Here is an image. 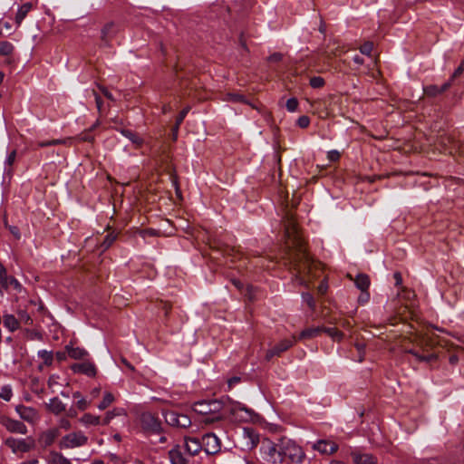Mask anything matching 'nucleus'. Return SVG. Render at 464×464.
Listing matches in <instances>:
<instances>
[{"label":"nucleus","mask_w":464,"mask_h":464,"mask_svg":"<svg viewBox=\"0 0 464 464\" xmlns=\"http://www.w3.org/2000/svg\"><path fill=\"white\" fill-rule=\"evenodd\" d=\"M285 251L284 259L285 265L295 271V278L300 284H304L301 277L303 274H309L313 266V260L309 256L305 243L299 233L297 224L294 218L288 217L285 221Z\"/></svg>","instance_id":"f257e3e1"},{"label":"nucleus","mask_w":464,"mask_h":464,"mask_svg":"<svg viewBox=\"0 0 464 464\" xmlns=\"http://www.w3.org/2000/svg\"><path fill=\"white\" fill-rule=\"evenodd\" d=\"M260 450L264 460L273 464H297L304 459L302 448L290 440H282L278 445H276L269 439L264 438Z\"/></svg>","instance_id":"f03ea898"},{"label":"nucleus","mask_w":464,"mask_h":464,"mask_svg":"<svg viewBox=\"0 0 464 464\" xmlns=\"http://www.w3.org/2000/svg\"><path fill=\"white\" fill-rule=\"evenodd\" d=\"M412 347L404 348V353L413 355L419 362H431L438 358V355L430 353L435 345L431 337L423 334H415L408 338Z\"/></svg>","instance_id":"7ed1b4c3"},{"label":"nucleus","mask_w":464,"mask_h":464,"mask_svg":"<svg viewBox=\"0 0 464 464\" xmlns=\"http://www.w3.org/2000/svg\"><path fill=\"white\" fill-rule=\"evenodd\" d=\"M224 408L223 400L201 401L193 405V411L198 414L209 416L205 420L206 422L222 420L220 411Z\"/></svg>","instance_id":"20e7f679"},{"label":"nucleus","mask_w":464,"mask_h":464,"mask_svg":"<svg viewBox=\"0 0 464 464\" xmlns=\"http://www.w3.org/2000/svg\"><path fill=\"white\" fill-rule=\"evenodd\" d=\"M222 400L224 401V408L222 411H225L235 418L246 420L248 417L251 416L252 411L241 405L239 402L233 401L228 397H225Z\"/></svg>","instance_id":"39448f33"},{"label":"nucleus","mask_w":464,"mask_h":464,"mask_svg":"<svg viewBox=\"0 0 464 464\" xmlns=\"http://www.w3.org/2000/svg\"><path fill=\"white\" fill-rule=\"evenodd\" d=\"M5 445L9 447L14 453L28 452L35 446L34 440L31 437L26 439H14L8 438L5 440Z\"/></svg>","instance_id":"423d86ee"},{"label":"nucleus","mask_w":464,"mask_h":464,"mask_svg":"<svg viewBox=\"0 0 464 464\" xmlns=\"http://www.w3.org/2000/svg\"><path fill=\"white\" fill-rule=\"evenodd\" d=\"M88 438L82 431L71 432L63 436L60 440V448L72 449L83 446Z\"/></svg>","instance_id":"0eeeda50"},{"label":"nucleus","mask_w":464,"mask_h":464,"mask_svg":"<svg viewBox=\"0 0 464 464\" xmlns=\"http://www.w3.org/2000/svg\"><path fill=\"white\" fill-rule=\"evenodd\" d=\"M0 424L12 433L22 435L27 433V428L22 421L11 419L6 415L0 416Z\"/></svg>","instance_id":"6e6552de"},{"label":"nucleus","mask_w":464,"mask_h":464,"mask_svg":"<svg viewBox=\"0 0 464 464\" xmlns=\"http://www.w3.org/2000/svg\"><path fill=\"white\" fill-rule=\"evenodd\" d=\"M15 411L22 420L27 421L30 424H35L40 420L39 412L33 407L20 404L15 407Z\"/></svg>","instance_id":"1a4fd4ad"},{"label":"nucleus","mask_w":464,"mask_h":464,"mask_svg":"<svg viewBox=\"0 0 464 464\" xmlns=\"http://www.w3.org/2000/svg\"><path fill=\"white\" fill-rule=\"evenodd\" d=\"M202 444L207 454H217L220 450V441L213 433H208L202 438Z\"/></svg>","instance_id":"9d476101"},{"label":"nucleus","mask_w":464,"mask_h":464,"mask_svg":"<svg viewBox=\"0 0 464 464\" xmlns=\"http://www.w3.org/2000/svg\"><path fill=\"white\" fill-rule=\"evenodd\" d=\"M295 341V337H293V340H282L280 343L266 351L265 359L266 361H270L274 356H279L282 353L288 350Z\"/></svg>","instance_id":"9b49d317"},{"label":"nucleus","mask_w":464,"mask_h":464,"mask_svg":"<svg viewBox=\"0 0 464 464\" xmlns=\"http://www.w3.org/2000/svg\"><path fill=\"white\" fill-rule=\"evenodd\" d=\"M118 28L113 22L104 24L101 31V40L103 46H110L111 40L117 34Z\"/></svg>","instance_id":"f8f14e48"},{"label":"nucleus","mask_w":464,"mask_h":464,"mask_svg":"<svg viewBox=\"0 0 464 464\" xmlns=\"http://www.w3.org/2000/svg\"><path fill=\"white\" fill-rule=\"evenodd\" d=\"M71 368L73 372L82 373L89 377H94L97 373L95 365L90 361H85L80 363H74L72 365Z\"/></svg>","instance_id":"ddd939ff"},{"label":"nucleus","mask_w":464,"mask_h":464,"mask_svg":"<svg viewBox=\"0 0 464 464\" xmlns=\"http://www.w3.org/2000/svg\"><path fill=\"white\" fill-rule=\"evenodd\" d=\"M142 428L147 430L157 431L160 429V420L151 413L144 412L140 416Z\"/></svg>","instance_id":"4468645a"},{"label":"nucleus","mask_w":464,"mask_h":464,"mask_svg":"<svg viewBox=\"0 0 464 464\" xmlns=\"http://www.w3.org/2000/svg\"><path fill=\"white\" fill-rule=\"evenodd\" d=\"M59 428H51L42 432L39 436L38 440L42 446L47 447L52 445L54 442V440L59 437Z\"/></svg>","instance_id":"2eb2a0df"},{"label":"nucleus","mask_w":464,"mask_h":464,"mask_svg":"<svg viewBox=\"0 0 464 464\" xmlns=\"http://www.w3.org/2000/svg\"><path fill=\"white\" fill-rule=\"evenodd\" d=\"M313 449L322 454H333L338 450V445L329 440H321L313 445Z\"/></svg>","instance_id":"dca6fc26"},{"label":"nucleus","mask_w":464,"mask_h":464,"mask_svg":"<svg viewBox=\"0 0 464 464\" xmlns=\"http://www.w3.org/2000/svg\"><path fill=\"white\" fill-rule=\"evenodd\" d=\"M243 436L248 449H253L259 443V435L252 428H244Z\"/></svg>","instance_id":"f3484780"},{"label":"nucleus","mask_w":464,"mask_h":464,"mask_svg":"<svg viewBox=\"0 0 464 464\" xmlns=\"http://www.w3.org/2000/svg\"><path fill=\"white\" fill-rule=\"evenodd\" d=\"M352 456L354 464H376L378 461L372 455L359 450L353 451Z\"/></svg>","instance_id":"a211bd4d"},{"label":"nucleus","mask_w":464,"mask_h":464,"mask_svg":"<svg viewBox=\"0 0 464 464\" xmlns=\"http://www.w3.org/2000/svg\"><path fill=\"white\" fill-rule=\"evenodd\" d=\"M46 409L54 415H60L65 411L66 406L58 397H53L46 403Z\"/></svg>","instance_id":"6ab92c4d"},{"label":"nucleus","mask_w":464,"mask_h":464,"mask_svg":"<svg viewBox=\"0 0 464 464\" xmlns=\"http://www.w3.org/2000/svg\"><path fill=\"white\" fill-rule=\"evenodd\" d=\"M185 449L187 454L195 456L202 450V443L195 438H186Z\"/></svg>","instance_id":"aec40b11"},{"label":"nucleus","mask_w":464,"mask_h":464,"mask_svg":"<svg viewBox=\"0 0 464 464\" xmlns=\"http://www.w3.org/2000/svg\"><path fill=\"white\" fill-rule=\"evenodd\" d=\"M169 460L171 464H186L189 460L181 452L179 446L174 447L169 451Z\"/></svg>","instance_id":"412c9836"},{"label":"nucleus","mask_w":464,"mask_h":464,"mask_svg":"<svg viewBox=\"0 0 464 464\" xmlns=\"http://www.w3.org/2000/svg\"><path fill=\"white\" fill-rule=\"evenodd\" d=\"M68 355L74 360H82L88 355V352L81 347H75L72 343L65 346Z\"/></svg>","instance_id":"4be33fe9"},{"label":"nucleus","mask_w":464,"mask_h":464,"mask_svg":"<svg viewBox=\"0 0 464 464\" xmlns=\"http://www.w3.org/2000/svg\"><path fill=\"white\" fill-rule=\"evenodd\" d=\"M450 87V81H448L445 82L441 87H438L437 85H429L427 87H424L423 92L424 94L430 96V97H435L445 91H447Z\"/></svg>","instance_id":"5701e85b"},{"label":"nucleus","mask_w":464,"mask_h":464,"mask_svg":"<svg viewBox=\"0 0 464 464\" xmlns=\"http://www.w3.org/2000/svg\"><path fill=\"white\" fill-rule=\"evenodd\" d=\"M351 280H353L356 287L360 289L362 292L364 290H368L370 286V278L366 274H358L355 278L350 276Z\"/></svg>","instance_id":"b1692460"},{"label":"nucleus","mask_w":464,"mask_h":464,"mask_svg":"<svg viewBox=\"0 0 464 464\" xmlns=\"http://www.w3.org/2000/svg\"><path fill=\"white\" fill-rule=\"evenodd\" d=\"M3 324L10 332H14L20 327L19 320L14 315L9 314L3 315Z\"/></svg>","instance_id":"393cba45"},{"label":"nucleus","mask_w":464,"mask_h":464,"mask_svg":"<svg viewBox=\"0 0 464 464\" xmlns=\"http://www.w3.org/2000/svg\"><path fill=\"white\" fill-rule=\"evenodd\" d=\"M323 329L324 326H316L304 329L300 333L298 339L303 340L314 338L323 333Z\"/></svg>","instance_id":"a878e982"},{"label":"nucleus","mask_w":464,"mask_h":464,"mask_svg":"<svg viewBox=\"0 0 464 464\" xmlns=\"http://www.w3.org/2000/svg\"><path fill=\"white\" fill-rule=\"evenodd\" d=\"M33 5L31 3H25L21 5L15 14V23L19 25L27 14L31 11Z\"/></svg>","instance_id":"bb28decb"},{"label":"nucleus","mask_w":464,"mask_h":464,"mask_svg":"<svg viewBox=\"0 0 464 464\" xmlns=\"http://www.w3.org/2000/svg\"><path fill=\"white\" fill-rule=\"evenodd\" d=\"M79 420L82 425L86 427L90 425H99L101 423L100 417L92 415L91 413L83 414Z\"/></svg>","instance_id":"cd10ccee"},{"label":"nucleus","mask_w":464,"mask_h":464,"mask_svg":"<svg viewBox=\"0 0 464 464\" xmlns=\"http://www.w3.org/2000/svg\"><path fill=\"white\" fill-rule=\"evenodd\" d=\"M189 110H190L189 106L184 108L180 111L179 115L177 117L175 126L172 129L173 140L177 139L179 125L182 123L184 118L186 117V115L188 114Z\"/></svg>","instance_id":"c85d7f7f"},{"label":"nucleus","mask_w":464,"mask_h":464,"mask_svg":"<svg viewBox=\"0 0 464 464\" xmlns=\"http://www.w3.org/2000/svg\"><path fill=\"white\" fill-rule=\"evenodd\" d=\"M323 333L327 334L334 341H341L343 337V334L337 328L324 327Z\"/></svg>","instance_id":"c756f323"},{"label":"nucleus","mask_w":464,"mask_h":464,"mask_svg":"<svg viewBox=\"0 0 464 464\" xmlns=\"http://www.w3.org/2000/svg\"><path fill=\"white\" fill-rule=\"evenodd\" d=\"M179 413L176 411H168L165 413L166 422L173 427H178Z\"/></svg>","instance_id":"7c9ffc66"},{"label":"nucleus","mask_w":464,"mask_h":464,"mask_svg":"<svg viewBox=\"0 0 464 464\" xmlns=\"http://www.w3.org/2000/svg\"><path fill=\"white\" fill-rule=\"evenodd\" d=\"M13 52L14 45L11 43L7 41L0 42V55L7 56L12 54Z\"/></svg>","instance_id":"2f4dec72"},{"label":"nucleus","mask_w":464,"mask_h":464,"mask_svg":"<svg viewBox=\"0 0 464 464\" xmlns=\"http://www.w3.org/2000/svg\"><path fill=\"white\" fill-rule=\"evenodd\" d=\"M121 133L128 138L130 140H131L132 143L136 144L137 146H140L142 144L143 140L141 138H140L137 134L133 133L132 131L129 130H122Z\"/></svg>","instance_id":"473e14b6"},{"label":"nucleus","mask_w":464,"mask_h":464,"mask_svg":"<svg viewBox=\"0 0 464 464\" xmlns=\"http://www.w3.org/2000/svg\"><path fill=\"white\" fill-rule=\"evenodd\" d=\"M114 401V396L111 392H106L103 396L102 401L99 403L98 409L99 410H105L107 407H109Z\"/></svg>","instance_id":"72a5a7b5"},{"label":"nucleus","mask_w":464,"mask_h":464,"mask_svg":"<svg viewBox=\"0 0 464 464\" xmlns=\"http://www.w3.org/2000/svg\"><path fill=\"white\" fill-rule=\"evenodd\" d=\"M122 414H125V411L123 409H113L112 411H110L106 413V415L102 420V423L108 424L111 421V420H112L115 416H119V415H122Z\"/></svg>","instance_id":"f704fd0d"},{"label":"nucleus","mask_w":464,"mask_h":464,"mask_svg":"<svg viewBox=\"0 0 464 464\" xmlns=\"http://www.w3.org/2000/svg\"><path fill=\"white\" fill-rule=\"evenodd\" d=\"M38 355L43 359L44 365L49 366L53 363V355L52 352L42 350L38 352Z\"/></svg>","instance_id":"c9c22d12"},{"label":"nucleus","mask_w":464,"mask_h":464,"mask_svg":"<svg viewBox=\"0 0 464 464\" xmlns=\"http://www.w3.org/2000/svg\"><path fill=\"white\" fill-rule=\"evenodd\" d=\"M13 396L12 389L9 385H4L0 389V398L9 401Z\"/></svg>","instance_id":"e433bc0d"},{"label":"nucleus","mask_w":464,"mask_h":464,"mask_svg":"<svg viewBox=\"0 0 464 464\" xmlns=\"http://www.w3.org/2000/svg\"><path fill=\"white\" fill-rule=\"evenodd\" d=\"M18 320H19V324L21 323H24V324H27V325H31L33 324V320L32 318L30 317V315L27 314L26 311L24 310H20L18 311Z\"/></svg>","instance_id":"4c0bfd02"},{"label":"nucleus","mask_w":464,"mask_h":464,"mask_svg":"<svg viewBox=\"0 0 464 464\" xmlns=\"http://www.w3.org/2000/svg\"><path fill=\"white\" fill-rule=\"evenodd\" d=\"M116 237H117V236L112 233L108 234L101 245V246L103 248V250L108 249L112 245V243L116 240Z\"/></svg>","instance_id":"58836bf2"},{"label":"nucleus","mask_w":464,"mask_h":464,"mask_svg":"<svg viewBox=\"0 0 464 464\" xmlns=\"http://www.w3.org/2000/svg\"><path fill=\"white\" fill-rule=\"evenodd\" d=\"M228 100L235 102H243L249 104L252 108H256L253 104L248 102L243 95L237 94V93H230L228 94Z\"/></svg>","instance_id":"ea45409f"},{"label":"nucleus","mask_w":464,"mask_h":464,"mask_svg":"<svg viewBox=\"0 0 464 464\" xmlns=\"http://www.w3.org/2000/svg\"><path fill=\"white\" fill-rule=\"evenodd\" d=\"M372 49H373V43L372 42H365L363 44H362L359 48L360 52L362 53V54H365V55H368V56H371V53L372 52Z\"/></svg>","instance_id":"a19ab883"},{"label":"nucleus","mask_w":464,"mask_h":464,"mask_svg":"<svg viewBox=\"0 0 464 464\" xmlns=\"http://www.w3.org/2000/svg\"><path fill=\"white\" fill-rule=\"evenodd\" d=\"M338 48V43L335 40H332L326 46L325 53L328 55H335Z\"/></svg>","instance_id":"79ce46f5"},{"label":"nucleus","mask_w":464,"mask_h":464,"mask_svg":"<svg viewBox=\"0 0 464 464\" xmlns=\"http://www.w3.org/2000/svg\"><path fill=\"white\" fill-rule=\"evenodd\" d=\"M8 276L6 275V270L5 268V266L0 264V284L2 285V286L4 288H8Z\"/></svg>","instance_id":"37998d69"},{"label":"nucleus","mask_w":464,"mask_h":464,"mask_svg":"<svg viewBox=\"0 0 464 464\" xmlns=\"http://www.w3.org/2000/svg\"><path fill=\"white\" fill-rule=\"evenodd\" d=\"M190 425H191L190 418L187 415L179 413L178 428H188Z\"/></svg>","instance_id":"c03bdc74"},{"label":"nucleus","mask_w":464,"mask_h":464,"mask_svg":"<svg viewBox=\"0 0 464 464\" xmlns=\"http://www.w3.org/2000/svg\"><path fill=\"white\" fill-rule=\"evenodd\" d=\"M73 138H65V139H54L51 140L50 143L52 146L54 145H66L71 146L72 144Z\"/></svg>","instance_id":"a18cd8bd"},{"label":"nucleus","mask_w":464,"mask_h":464,"mask_svg":"<svg viewBox=\"0 0 464 464\" xmlns=\"http://www.w3.org/2000/svg\"><path fill=\"white\" fill-rule=\"evenodd\" d=\"M302 297L304 302H305L312 310L315 309V301L311 294L304 293Z\"/></svg>","instance_id":"49530a36"},{"label":"nucleus","mask_w":464,"mask_h":464,"mask_svg":"<svg viewBox=\"0 0 464 464\" xmlns=\"http://www.w3.org/2000/svg\"><path fill=\"white\" fill-rule=\"evenodd\" d=\"M286 109L288 111L294 112L297 110L298 107V101L295 98H290L286 102Z\"/></svg>","instance_id":"de8ad7c7"},{"label":"nucleus","mask_w":464,"mask_h":464,"mask_svg":"<svg viewBox=\"0 0 464 464\" xmlns=\"http://www.w3.org/2000/svg\"><path fill=\"white\" fill-rule=\"evenodd\" d=\"M91 131L89 130H85L84 132L81 133L76 139L80 141H87V142H93L94 137L90 134Z\"/></svg>","instance_id":"09e8293b"},{"label":"nucleus","mask_w":464,"mask_h":464,"mask_svg":"<svg viewBox=\"0 0 464 464\" xmlns=\"http://www.w3.org/2000/svg\"><path fill=\"white\" fill-rule=\"evenodd\" d=\"M7 283H8V287L11 286L17 292H21L23 289L22 285L13 276L8 277Z\"/></svg>","instance_id":"8fccbe9b"},{"label":"nucleus","mask_w":464,"mask_h":464,"mask_svg":"<svg viewBox=\"0 0 464 464\" xmlns=\"http://www.w3.org/2000/svg\"><path fill=\"white\" fill-rule=\"evenodd\" d=\"M140 235L143 238H145L147 236H150V237H159V236H160V231H158L156 229L148 228V229H143V230L140 231Z\"/></svg>","instance_id":"3c124183"},{"label":"nucleus","mask_w":464,"mask_h":464,"mask_svg":"<svg viewBox=\"0 0 464 464\" xmlns=\"http://www.w3.org/2000/svg\"><path fill=\"white\" fill-rule=\"evenodd\" d=\"M324 84V80L322 77H313L310 79V85L313 88H321Z\"/></svg>","instance_id":"603ef678"},{"label":"nucleus","mask_w":464,"mask_h":464,"mask_svg":"<svg viewBox=\"0 0 464 464\" xmlns=\"http://www.w3.org/2000/svg\"><path fill=\"white\" fill-rule=\"evenodd\" d=\"M12 26L8 22L0 21V35L4 34H10Z\"/></svg>","instance_id":"864d4df0"},{"label":"nucleus","mask_w":464,"mask_h":464,"mask_svg":"<svg viewBox=\"0 0 464 464\" xmlns=\"http://www.w3.org/2000/svg\"><path fill=\"white\" fill-rule=\"evenodd\" d=\"M464 72V62H462L459 66L454 71L453 74L451 75L450 79V85L452 84V82L455 78L459 77L462 72Z\"/></svg>","instance_id":"5fc2aeb1"},{"label":"nucleus","mask_w":464,"mask_h":464,"mask_svg":"<svg viewBox=\"0 0 464 464\" xmlns=\"http://www.w3.org/2000/svg\"><path fill=\"white\" fill-rule=\"evenodd\" d=\"M309 123H310L309 117L304 116V115L299 117L298 120H297V125L300 128H303V129L308 127Z\"/></svg>","instance_id":"6e6d98bb"},{"label":"nucleus","mask_w":464,"mask_h":464,"mask_svg":"<svg viewBox=\"0 0 464 464\" xmlns=\"http://www.w3.org/2000/svg\"><path fill=\"white\" fill-rule=\"evenodd\" d=\"M89 404L90 403L83 397L77 401V407L81 411H85L89 407Z\"/></svg>","instance_id":"4d7b16f0"},{"label":"nucleus","mask_w":464,"mask_h":464,"mask_svg":"<svg viewBox=\"0 0 464 464\" xmlns=\"http://www.w3.org/2000/svg\"><path fill=\"white\" fill-rule=\"evenodd\" d=\"M59 428L68 430L71 429V422L67 419L63 418L59 420Z\"/></svg>","instance_id":"13d9d810"},{"label":"nucleus","mask_w":464,"mask_h":464,"mask_svg":"<svg viewBox=\"0 0 464 464\" xmlns=\"http://www.w3.org/2000/svg\"><path fill=\"white\" fill-rule=\"evenodd\" d=\"M370 299V294L367 290H364V292H362V294L358 297V302L362 304H365Z\"/></svg>","instance_id":"bf43d9fd"},{"label":"nucleus","mask_w":464,"mask_h":464,"mask_svg":"<svg viewBox=\"0 0 464 464\" xmlns=\"http://www.w3.org/2000/svg\"><path fill=\"white\" fill-rule=\"evenodd\" d=\"M282 58H283L282 53H275L271 54V55L267 58V60H268L269 62H271V63H278V62H280V61L282 60Z\"/></svg>","instance_id":"052dcab7"},{"label":"nucleus","mask_w":464,"mask_h":464,"mask_svg":"<svg viewBox=\"0 0 464 464\" xmlns=\"http://www.w3.org/2000/svg\"><path fill=\"white\" fill-rule=\"evenodd\" d=\"M160 308L164 311L165 316L168 317L171 310V304L168 302H161Z\"/></svg>","instance_id":"680f3d73"},{"label":"nucleus","mask_w":464,"mask_h":464,"mask_svg":"<svg viewBox=\"0 0 464 464\" xmlns=\"http://www.w3.org/2000/svg\"><path fill=\"white\" fill-rule=\"evenodd\" d=\"M340 158V153L337 150H331L328 152V159L330 161H336Z\"/></svg>","instance_id":"e2e57ef3"},{"label":"nucleus","mask_w":464,"mask_h":464,"mask_svg":"<svg viewBox=\"0 0 464 464\" xmlns=\"http://www.w3.org/2000/svg\"><path fill=\"white\" fill-rule=\"evenodd\" d=\"M53 462V464H68L67 460L59 454L54 455V459Z\"/></svg>","instance_id":"0e129e2a"},{"label":"nucleus","mask_w":464,"mask_h":464,"mask_svg":"<svg viewBox=\"0 0 464 464\" xmlns=\"http://www.w3.org/2000/svg\"><path fill=\"white\" fill-rule=\"evenodd\" d=\"M241 379L240 377H237V376H234L232 378H230L228 381H227V385H228V388H232L233 385L240 382Z\"/></svg>","instance_id":"69168bd1"},{"label":"nucleus","mask_w":464,"mask_h":464,"mask_svg":"<svg viewBox=\"0 0 464 464\" xmlns=\"http://www.w3.org/2000/svg\"><path fill=\"white\" fill-rule=\"evenodd\" d=\"M99 89L101 90V92H102V94L108 98L109 100H111L113 101L114 98L112 96V94L103 86H99Z\"/></svg>","instance_id":"338daca9"},{"label":"nucleus","mask_w":464,"mask_h":464,"mask_svg":"<svg viewBox=\"0 0 464 464\" xmlns=\"http://www.w3.org/2000/svg\"><path fill=\"white\" fill-rule=\"evenodd\" d=\"M393 277L395 279V285H401V283H402V277H401V275L400 272H395L394 275H393Z\"/></svg>","instance_id":"774afa93"}]
</instances>
